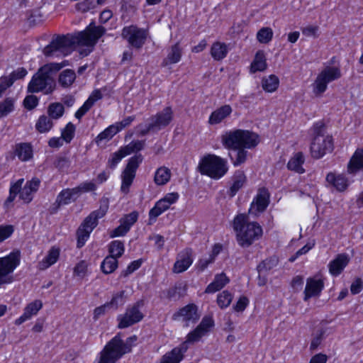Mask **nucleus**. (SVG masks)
Masks as SVG:
<instances>
[{
  "instance_id": "obj_1",
  "label": "nucleus",
  "mask_w": 363,
  "mask_h": 363,
  "mask_svg": "<svg viewBox=\"0 0 363 363\" xmlns=\"http://www.w3.org/2000/svg\"><path fill=\"white\" fill-rule=\"evenodd\" d=\"M106 29L101 26H96L90 23L86 28L75 35H57L43 49L46 57H64L67 55L71 48L77 44L87 47H93L98 40L105 33Z\"/></svg>"
},
{
  "instance_id": "obj_2",
  "label": "nucleus",
  "mask_w": 363,
  "mask_h": 363,
  "mask_svg": "<svg viewBox=\"0 0 363 363\" xmlns=\"http://www.w3.org/2000/svg\"><path fill=\"white\" fill-rule=\"evenodd\" d=\"M233 228L237 233V241L242 247L250 246L262 235V228L257 222H248L245 214H238L233 220Z\"/></svg>"
},
{
  "instance_id": "obj_3",
  "label": "nucleus",
  "mask_w": 363,
  "mask_h": 363,
  "mask_svg": "<svg viewBox=\"0 0 363 363\" xmlns=\"http://www.w3.org/2000/svg\"><path fill=\"white\" fill-rule=\"evenodd\" d=\"M137 337H128L124 342L118 335L111 339L101 352L99 363H116L123 354L130 352L132 343Z\"/></svg>"
},
{
  "instance_id": "obj_4",
  "label": "nucleus",
  "mask_w": 363,
  "mask_h": 363,
  "mask_svg": "<svg viewBox=\"0 0 363 363\" xmlns=\"http://www.w3.org/2000/svg\"><path fill=\"white\" fill-rule=\"evenodd\" d=\"M137 337H128L124 342L118 335L111 339L101 352L99 363H116L123 354L130 352L132 343Z\"/></svg>"
},
{
  "instance_id": "obj_5",
  "label": "nucleus",
  "mask_w": 363,
  "mask_h": 363,
  "mask_svg": "<svg viewBox=\"0 0 363 363\" xmlns=\"http://www.w3.org/2000/svg\"><path fill=\"white\" fill-rule=\"evenodd\" d=\"M222 143L226 148H247L256 147L259 139L258 135L250 130L237 129L225 133Z\"/></svg>"
},
{
  "instance_id": "obj_6",
  "label": "nucleus",
  "mask_w": 363,
  "mask_h": 363,
  "mask_svg": "<svg viewBox=\"0 0 363 363\" xmlns=\"http://www.w3.org/2000/svg\"><path fill=\"white\" fill-rule=\"evenodd\" d=\"M108 199L102 198L100 200L99 208L91 212L79 227L77 235V247L80 248L85 244L91 231L98 225V220L105 216L108 209Z\"/></svg>"
},
{
  "instance_id": "obj_7",
  "label": "nucleus",
  "mask_w": 363,
  "mask_h": 363,
  "mask_svg": "<svg viewBox=\"0 0 363 363\" xmlns=\"http://www.w3.org/2000/svg\"><path fill=\"white\" fill-rule=\"evenodd\" d=\"M199 169L201 174L213 179L221 178L228 169L226 160L215 155L205 156L199 162Z\"/></svg>"
},
{
  "instance_id": "obj_8",
  "label": "nucleus",
  "mask_w": 363,
  "mask_h": 363,
  "mask_svg": "<svg viewBox=\"0 0 363 363\" xmlns=\"http://www.w3.org/2000/svg\"><path fill=\"white\" fill-rule=\"evenodd\" d=\"M144 305V301L139 300L133 305L128 306L125 313L117 317V320L118 321V328L123 329L140 322L145 317L144 313L141 311Z\"/></svg>"
},
{
  "instance_id": "obj_9",
  "label": "nucleus",
  "mask_w": 363,
  "mask_h": 363,
  "mask_svg": "<svg viewBox=\"0 0 363 363\" xmlns=\"http://www.w3.org/2000/svg\"><path fill=\"white\" fill-rule=\"evenodd\" d=\"M55 89V82L51 75L46 72L39 69L35 74L28 85V91L30 93H38L44 91L45 94L52 93Z\"/></svg>"
},
{
  "instance_id": "obj_10",
  "label": "nucleus",
  "mask_w": 363,
  "mask_h": 363,
  "mask_svg": "<svg viewBox=\"0 0 363 363\" xmlns=\"http://www.w3.org/2000/svg\"><path fill=\"white\" fill-rule=\"evenodd\" d=\"M20 264L19 251L12 252L0 258V284H9L13 281L10 276Z\"/></svg>"
},
{
  "instance_id": "obj_11",
  "label": "nucleus",
  "mask_w": 363,
  "mask_h": 363,
  "mask_svg": "<svg viewBox=\"0 0 363 363\" xmlns=\"http://www.w3.org/2000/svg\"><path fill=\"white\" fill-rule=\"evenodd\" d=\"M341 77V72L336 67H326L318 75L314 82L313 92L316 95L323 94L328 84Z\"/></svg>"
},
{
  "instance_id": "obj_12",
  "label": "nucleus",
  "mask_w": 363,
  "mask_h": 363,
  "mask_svg": "<svg viewBox=\"0 0 363 363\" xmlns=\"http://www.w3.org/2000/svg\"><path fill=\"white\" fill-rule=\"evenodd\" d=\"M143 157L141 154L135 155L130 157L128 164L122 172V184L121 190L123 193L127 194L135 177V172L140 164L143 162Z\"/></svg>"
},
{
  "instance_id": "obj_13",
  "label": "nucleus",
  "mask_w": 363,
  "mask_h": 363,
  "mask_svg": "<svg viewBox=\"0 0 363 363\" xmlns=\"http://www.w3.org/2000/svg\"><path fill=\"white\" fill-rule=\"evenodd\" d=\"M121 35L132 47L140 49L145 43L147 31L131 25L123 28Z\"/></svg>"
},
{
  "instance_id": "obj_14",
  "label": "nucleus",
  "mask_w": 363,
  "mask_h": 363,
  "mask_svg": "<svg viewBox=\"0 0 363 363\" xmlns=\"http://www.w3.org/2000/svg\"><path fill=\"white\" fill-rule=\"evenodd\" d=\"M333 150V144L330 136L313 138L311 145V152L313 158L319 159Z\"/></svg>"
},
{
  "instance_id": "obj_15",
  "label": "nucleus",
  "mask_w": 363,
  "mask_h": 363,
  "mask_svg": "<svg viewBox=\"0 0 363 363\" xmlns=\"http://www.w3.org/2000/svg\"><path fill=\"white\" fill-rule=\"evenodd\" d=\"M269 203V193L263 187L258 190V193L249 209V213L257 216L258 213L265 211Z\"/></svg>"
},
{
  "instance_id": "obj_16",
  "label": "nucleus",
  "mask_w": 363,
  "mask_h": 363,
  "mask_svg": "<svg viewBox=\"0 0 363 363\" xmlns=\"http://www.w3.org/2000/svg\"><path fill=\"white\" fill-rule=\"evenodd\" d=\"M173 119V111L171 107L164 108L162 111L152 116L149 121L152 124L156 132L167 127Z\"/></svg>"
},
{
  "instance_id": "obj_17",
  "label": "nucleus",
  "mask_w": 363,
  "mask_h": 363,
  "mask_svg": "<svg viewBox=\"0 0 363 363\" xmlns=\"http://www.w3.org/2000/svg\"><path fill=\"white\" fill-rule=\"evenodd\" d=\"M193 263V250L186 247L181 251L177 257L172 271L174 273H182L185 272Z\"/></svg>"
},
{
  "instance_id": "obj_18",
  "label": "nucleus",
  "mask_w": 363,
  "mask_h": 363,
  "mask_svg": "<svg viewBox=\"0 0 363 363\" xmlns=\"http://www.w3.org/2000/svg\"><path fill=\"white\" fill-rule=\"evenodd\" d=\"M172 318L174 320L182 319L189 325V323H194L199 319V315L197 313V307L194 303H190L180 308L177 313H174Z\"/></svg>"
},
{
  "instance_id": "obj_19",
  "label": "nucleus",
  "mask_w": 363,
  "mask_h": 363,
  "mask_svg": "<svg viewBox=\"0 0 363 363\" xmlns=\"http://www.w3.org/2000/svg\"><path fill=\"white\" fill-rule=\"evenodd\" d=\"M213 325V319L210 317H204L196 329L188 334L186 342L193 343L199 341L203 336L208 333Z\"/></svg>"
},
{
  "instance_id": "obj_20",
  "label": "nucleus",
  "mask_w": 363,
  "mask_h": 363,
  "mask_svg": "<svg viewBox=\"0 0 363 363\" xmlns=\"http://www.w3.org/2000/svg\"><path fill=\"white\" fill-rule=\"evenodd\" d=\"M324 287L322 279L308 278L304 290L303 300L307 301L313 296H318Z\"/></svg>"
},
{
  "instance_id": "obj_21",
  "label": "nucleus",
  "mask_w": 363,
  "mask_h": 363,
  "mask_svg": "<svg viewBox=\"0 0 363 363\" xmlns=\"http://www.w3.org/2000/svg\"><path fill=\"white\" fill-rule=\"evenodd\" d=\"M350 262V257L347 255L339 254L335 259L332 260L329 264V272L335 277L338 276Z\"/></svg>"
},
{
  "instance_id": "obj_22",
  "label": "nucleus",
  "mask_w": 363,
  "mask_h": 363,
  "mask_svg": "<svg viewBox=\"0 0 363 363\" xmlns=\"http://www.w3.org/2000/svg\"><path fill=\"white\" fill-rule=\"evenodd\" d=\"M43 303L40 300H35L28 303L24 308V312L21 316L15 320V324L19 325L25 321L30 320L33 315H35L42 308Z\"/></svg>"
},
{
  "instance_id": "obj_23",
  "label": "nucleus",
  "mask_w": 363,
  "mask_h": 363,
  "mask_svg": "<svg viewBox=\"0 0 363 363\" xmlns=\"http://www.w3.org/2000/svg\"><path fill=\"white\" fill-rule=\"evenodd\" d=\"M103 95L100 90L96 89L94 90L88 99L84 103L82 107H80L77 112L75 113V117L77 119H81L82 117L86 113L89 111V109L94 106L96 101L99 99H101Z\"/></svg>"
},
{
  "instance_id": "obj_24",
  "label": "nucleus",
  "mask_w": 363,
  "mask_h": 363,
  "mask_svg": "<svg viewBox=\"0 0 363 363\" xmlns=\"http://www.w3.org/2000/svg\"><path fill=\"white\" fill-rule=\"evenodd\" d=\"M182 56V49L179 43L172 45L169 50L167 57L162 60L161 66L167 67L169 65L176 64L179 62Z\"/></svg>"
},
{
  "instance_id": "obj_25",
  "label": "nucleus",
  "mask_w": 363,
  "mask_h": 363,
  "mask_svg": "<svg viewBox=\"0 0 363 363\" xmlns=\"http://www.w3.org/2000/svg\"><path fill=\"white\" fill-rule=\"evenodd\" d=\"M326 181L340 192L345 191L349 185L348 180L345 176L342 174L336 175L333 172L327 174Z\"/></svg>"
},
{
  "instance_id": "obj_26",
  "label": "nucleus",
  "mask_w": 363,
  "mask_h": 363,
  "mask_svg": "<svg viewBox=\"0 0 363 363\" xmlns=\"http://www.w3.org/2000/svg\"><path fill=\"white\" fill-rule=\"evenodd\" d=\"M186 349L184 347H177L164 354L160 363H179L184 358Z\"/></svg>"
},
{
  "instance_id": "obj_27",
  "label": "nucleus",
  "mask_w": 363,
  "mask_h": 363,
  "mask_svg": "<svg viewBox=\"0 0 363 363\" xmlns=\"http://www.w3.org/2000/svg\"><path fill=\"white\" fill-rule=\"evenodd\" d=\"M246 182V176L242 171H236L232 177V185L230 186L228 195L233 197L237 192L244 186Z\"/></svg>"
},
{
  "instance_id": "obj_28",
  "label": "nucleus",
  "mask_w": 363,
  "mask_h": 363,
  "mask_svg": "<svg viewBox=\"0 0 363 363\" xmlns=\"http://www.w3.org/2000/svg\"><path fill=\"white\" fill-rule=\"evenodd\" d=\"M60 249L56 247H52L45 258L38 262V267L40 270H45L54 264L59 259Z\"/></svg>"
},
{
  "instance_id": "obj_29",
  "label": "nucleus",
  "mask_w": 363,
  "mask_h": 363,
  "mask_svg": "<svg viewBox=\"0 0 363 363\" xmlns=\"http://www.w3.org/2000/svg\"><path fill=\"white\" fill-rule=\"evenodd\" d=\"M363 168V149H357L351 157L348 165L347 172L350 174H355Z\"/></svg>"
},
{
  "instance_id": "obj_30",
  "label": "nucleus",
  "mask_w": 363,
  "mask_h": 363,
  "mask_svg": "<svg viewBox=\"0 0 363 363\" xmlns=\"http://www.w3.org/2000/svg\"><path fill=\"white\" fill-rule=\"evenodd\" d=\"M232 113V108L230 105H224L214 111L209 117L210 124H218L223 121Z\"/></svg>"
},
{
  "instance_id": "obj_31",
  "label": "nucleus",
  "mask_w": 363,
  "mask_h": 363,
  "mask_svg": "<svg viewBox=\"0 0 363 363\" xmlns=\"http://www.w3.org/2000/svg\"><path fill=\"white\" fill-rule=\"evenodd\" d=\"M229 282V279L224 273L216 275L214 280L207 286L205 293H215L223 288Z\"/></svg>"
},
{
  "instance_id": "obj_32",
  "label": "nucleus",
  "mask_w": 363,
  "mask_h": 363,
  "mask_svg": "<svg viewBox=\"0 0 363 363\" xmlns=\"http://www.w3.org/2000/svg\"><path fill=\"white\" fill-rule=\"evenodd\" d=\"M305 159L302 152H298L292 157L287 164V168L298 174H303L305 169L303 167Z\"/></svg>"
},
{
  "instance_id": "obj_33",
  "label": "nucleus",
  "mask_w": 363,
  "mask_h": 363,
  "mask_svg": "<svg viewBox=\"0 0 363 363\" xmlns=\"http://www.w3.org/2000/svg\"><path fill=\"white\" fill-rule=\"evenodd\" d=\"M79 195V189H66L57 195L56 199L62 205H67L71 203L72 201H74Z\"/></svg>"
},
{
  "instance_id": "obj_34",
  "label": "nucleus",
  "mask_w": 363,
  "mask_h": 363,
  "mask_svg": "<svg viewBox=\"0 0 363 363\" xmlns=\"http://www.w3.org/2000/svg\"><path fill=\"white\" fill-rule=\"evenodd\" d=\"M228 54L227 45L225 43L216 42L213 43L211 48V55L215 60H221L226 57Z\"/></svg>"
},
{
  "instance_id": "obj_35",
  "label": "nucleus",
  "mask_w": 363,
  "mask_h": 363,
  "mask_svg": "<svg viewBox=\"0 0 363 363\" xmlns=\"http://www.w3.org/2000/svg\"><path fill=\"white\" fill-rule=\"evenodd\" d=\"M16 155L22 161H27L33 157L32 147L28 143H21L16 147Z\"/></svg>"
},
{
  "instance_id": "obj_36",
  "label": "nucleus",
  "mask_w": 363,
  "mask_h": 363,
  "mask_svg": "<svg viewBox=\"0 0 363 363\" xmlns=\"http://www.w3.org/2000/svg\"><path fill=\"white\" fill-rule=\"evenodd\" d=\"M267 68L266 58L264 52L259 50L255 57L251 65V72L255 73L257 71H264Z\"/></svg>"
},
{
  "instance_id": "obj_37",
  "label": "nucleus",
  "mask_w": 363,
  "mask_h": 363,
  "mask_svg": "<svg viewBox=\"0 0 363 363\" xmlns=\"http://www.w3.org/2000/svg\"><path fill=\"white\" fill-rule=\"evenodd\" d=\"M170 177V169L166 167H161L157 169L154 181L157 185H164L169 181Z\"/></svg>"
},
{
  "instance_id": "obj_38",
  "label": "nucleus",
  "mask_w": 363,
  "mask_h": 363,
  "mask_svg": "<svg viewBox=\"0 0 363 363\" xmlns=\"http://www.w3.org/2000/svg\"><path fill=\"white\" fill-rule=\"evenodd\" d=\"M186 289L182 284H175L166 291V297L169 300H178L185 294Z\"/></svg>"
},
{
  "instance_id": "obj_39",
  "label": "nucleus",
  "mask_w": 363,
  "mask_h": 363,
  "mask_svg": "<svg viewBox=\"0 0 363 363\" xmlns=\"http://www.w3.org/2000/svg\"><path fill=\"white\" fill-rule=\"evenodd\" d=\"M118 267V260L117 258H115L114 256H107L101 264V269L102 272L108 274L115 271V269Z\"/></svg>"
},
{
  "instance_id": "obj_40",
  "label": "nucleus",
  "mask_w": 363,
  "mask_h": 363,
  "mask_svg": "<svg viewBox=\"0 0 363 363\" xmlns=\"http://www.w3.org/2000/svg\"><path fill=\"white\" fill-rule=\"evenodd\" d=\"M53 126L52 119L47 116L43 115L40 116L36 124L35 128L40 133L48 132Z\"/></svg>"
},
{
  "instance_id": "obj_41",
  "label": "nucleus",
  "mask_w": 363,
  "mask_h": 363,
  "mask_svg": "<svg viewBox=\"0 0 363 363\" xmlns=\"http://www.w3.org/2000/svg\"><path fill=\"white\" fill-rule=\"evenodd\" d=\"M279 78L272 74L267 78H264L262 81V86L264 91L267 92H273L276 91L279 86Z\"/></svg>"
},
{
  "instance_id": "obj_42",
  "label": "nucleus",
  "mask_w": 363,
  "mask_h": 363,
  "mask_svg": "<svg viewBox=\"0 0 363 363\" xmlns=\"http://www.w3.org/2000/svg\"><path fill=\"white\" fill-rule=\"evenodd\" d=\"M76 78L75 72L72 69H65L59 76V83L64 87H68L72 84Z\"/></svg>"
},
{
  "instance_id": "obj_43",
  "label": "nucleus",
  "mask_w": 363,
  "mask_h": 363,
  "mask_svg": "<svg viewBox=\"0 0 363 363\" xmlns=\"http://www.w3.org/2000/svg\"><path fill=\"white\" fill-rule=\"evenodd\" d=\"M117 133H118V129L116 128L113 125H111L97 135L95 142L99 145L103 140H111Z\"/></svg>"
},
{
  "instance_id": "obj_44",
  "label": "nucleus",
  "mask_w": 363,
  "mask_h": 363,
  "mask_svg": "<svg viewBox=\"0 0 363 363\" xmlns=\"http://www.w3.org/2000/svg\"><path fill=\"white\" fill-rule=\"evenodd\" d=\"M65 108L60 103H52L48 108V116L51 119H58L64 114Z\"/></svg>"
},
{
  "instance_id": "obj_45",
  "label": "nucleus",
  "mask_w": 363,
  "mask_h": 363,
  "mask_svg": "<svg viewBox=\"0 0 363 363\" xmlns=\"http://www.w3.org/2000/svg\"><path fill=\"white\" fill-rule=\"evenodd\" d=\"M278 264V259L276 257H271L265 259L259 264L257 267V272H262L268 274V272L272 269Z\"/></svg>"
},
{
  "instance_id": "obj_46",
  "label": "nucleus",
  "mask_w": 363,
  "mask_h": 363,
  "mask_svg": "<svg viewBox=\"0 0 363 363\" xmlns=\"http://www.w3.org/2000/svg\"><path fill=\"white\" fill-rule=\"evenodd\" d=\"M125 302V291H121L113 295L111 300L106 302L110 309L117 310L121 306H123Z\"/></svg>"
},
{
  "instance_id": "obj_47",
  "label": "nucleus",
  "mask_w": 363,
  "mask_h": 363,
  "mask_svg": "<svg viewBox=\"0 0 363 363\" xmlns=\"http://www.w3.org/2000/svg\"><path fill=\"white\" fill-rule=\"evenodd\" d=\"M124 244L122 241L114 240L109 245L110 256H114L115 258L121 257L124 252Z\"/></svg>"
},
{
  "instance_id": "obj_48",
  "label": "nucleus",
  "mask_w": 363,
  "mask_h": 363,
  "mask_svg": "<svg viewBox=\"0 0 363 363\" xmlns=\"http://www.w3.org/2000/svg\"><path fill=\"white\" fill-rule=\"evenodd\" d=\"M235 151V155L230 154V157L233 160L235 166H238L246 161L247 152L245 148H231Z\"/></svg>"
},
{
  "instance_id": "obj_49",
  "label": "nucleus",
  "mask_w": 363,
  "mask_h": 363,
  "mask_svg": "<svg viewBox=\"0 0 363 363\" xmlns=\"http://www.w3.org/2000/svg\"><path fill=\"white\" fill-rule=\"evenodd\" d=\"M273 32L270 28H261L257 34V38L261 43H268L272 38Z\"/></svg>"
},
{
  "instance_id": "obj_50",
  "label": "nucleus",
  "mask_w": 363,
  "mask_h": 363,
  "mask_svg": "<svg viewBox=\"0 0 363 363\" xmlns=\"http://www.w3.org/2000/svg\"><path fill=\"white\" fill-rule=\"evenodd\" d=\"M74 132L75 126L72 123L69 122L62 130L61 138L67 143H69L74 136Z\"/></svg>"
},
{
  "instance_id": "obj_51",
  "label": "nucleus",
  "mask_w": 363,
  "mask_h": 363,
  "mask_svg": "<svg viewBox=\"0 0 363 363\" xmlns=\"http://www.w3.org/2000/svg\"><path fill=\"white\" fill-rule=\"evenodd\" d=\"M233 299V296L228 291H223L218 295L217 303L221 308L228 307Z\"/></svg>"
},
{
  "instance_id": "obj_52",
  "label": "nucleus",
  "mask_w": 363,
  "mask_h": 363,
  "mask_svg": "<svg viewBox=\"0 0 363 363\" xmlns=\"http://www.w3.org/2000/svg\"><path fill=\"white\" fill-rule=\"evenodd\" d=\"M13 109V100L11 98H6L3 102L0 103V118H2Z\"/></svg>"
},
{
  "instance_id": "obj_53",
  "label": "nucleus",
  "mask_w": 363,
  "mask_h": 363,
  "mask_svg": "<svg viewBox=\"0 0 363 363\" xmlns=\"http://www.w3.org/2000/svg\"><path fill=\"white\" fill-rule=\"evenodd\" d=\"M53 164L59 170H63L69 167L70 160L66 155H57Z\"/></svg>"
},
{
  "instance_id": "obj_54",
  "label": "nucleus",
  "mask_w": 363,
  "mask_h": 363,
  "mask_svg": "<svg viewBox=\"0 0 363 363\" xmlns=\"http://www.w3.org/2000/svg\"><path fill=\"white\" fill-rule=\"evenodd\" d=\"M144 141L141 140H137L133 141L128 144V145L125 146L123 148V150L125 152L126 155H128L135 151H140L144 147Z\"/></svg>"
},
{
  "instance_id": "obj_55",
  "label": "nucleus",
  "mask_w": 363,
  "mask_h": 363,
  "mask_svg": "<svg viewBox=\"0 0 363 363\" xmlns=\"http://www.w3.org/2000/svg\"><path fill=\"white\" fill-rule=\"evenodd\" d=\"M138 213L137 211H133L124 217H123L120 222H122L123 225L130 229V227L138 220Z\"/></svg>"
},
{
  "instance_id": "obj_56",
  "label": "nucleus",
  "mask_w": 363,
  "mask_h": 363,
  "mask_svg": "<svg viewBox=\"0 0 363 363\" xmlns=\"http://www.w3.org/2000/svg\"><path fill=\"white\" fill-rule=\"evenodd\" d=\"M127 155L123 150V148H121L118 152H114L111 155V158L108 160V165L111 168L113 169L116 164Z\"/></svg>"
},
{
  "instance_id": "obj_57",
  "label": "nucleus",
  "mask_w": 363,
  "mask_h": 363,
  "mask_svg": "<svg viewBox=\"0 0 363 363\" xmlns=\"http://www.w3.org/2000/svg\"><path fill=\"white\" fill-rule=\"evenodd\" d=\"M27 73L28 72L24 67H19L16 70H14L9 74L11 76V79L9 85H12L17 79H23Z\"/></svg>"
},
{
  "instance_id": "obj_58",
  "label": "nucleus",
  "mask_w": 363,
  "mask_h": 363,
  "mask_svg": "<svg viewBox=\"0 0 363 363\" xmlns=\"http://www.w3.org/2000/svg\"><path fill=\"white\" fill-rule=\"evenodd\" d=\"M142 264L141 259H138L132 262L126 268V269L121 272V277H127L135 270H137Z\"/></svg>"
},
{
  "instance_id": "obj_59",
  "label": "nucleus",
  "mask_w": 363,
  "mask_h": 363,
  "mask_svg": "<svg viewBox=\"0 0 363 363\" xmlns=\"http://www.w3.org/2000/svg\"><path fill=\"white\" fill-rule=\"evenodd\" d=\"M23 104L26 108L32 110L38 104V99L34 95L27 96L23 101Z\"/></svg>"
},
{
  "instance_id": "obj_60",
  "label": "nucleus",
  "mask_w": 363,
  "mask_h": 363,
  "mask_svg": "<svg viewBox=\"0 0 363 363\" xmlns=\"http://www.w3.org/2000/svg\"><path fill=\"white\" fill-rule=\"evenodd\" d=\"M95 0H84L77 4V9L84 13L94 7Z\"/></svg>"
},
{
  "instance_id": "obj_61",
  "label": "nucleus",
  "mask_w": 363,
  "mask_h": 363,
  "mask_svg": "<svg viewBox=\"0 0 363 363\" xmlns=\"http://www.w3.org/2000/svg\"><path fill=\"white\" fill-rule=\"evenodd\" d=\"M130 230L128 227H126L122 222H121V224L119 226H118L116 228H115L113 230H112L110 233L111 238H115L118 236H123L125 235Z\"/></svg>"
},
{
  "instance_id": "obj_62",
  "label": "nucleus",
  "mask_w": 363,
  "mask_h": 363,
  "mask_svg": "<svg viewBox=\"0 0 363 363\" xmlns=\"http://www.w3.org/2000/svg\"><path fill=\"white\" fill-rule=\"evenodd\" d=\"M13 232L12 225H0V242L4 241L11 235Z\"/></svg>"
},
{
  "instance_id": "obj_63",
  "label": "nucleus",
  "mask_w": 363,
  "mask_h": 363,
  "mask_svg": "<svg viewBox=\"0 0 363 363\" xmlns=\"http://www.w3.org/2000/svg\"><path fill=\"white\" fill-rule=\"evenodd\" d=\"M325 334V331L321 330L318 332V333L313 338L312 341H311V345H310V349L311 350H315L318 348V347L320 345L322 340H323V335Z\"/></svg>"
},
{
  "instance_id": "obj_64",
  "label": "nucleus",
  "mask_w": 363,
  "mask_h": 363,
  "mask_svg": "<svg viewBox=\"0 0 363 363\" xmlns=\"http://www.w3.org/2000/svg\"><path fill=\"white\" fill-rule=\"evenodd\" d=\"M62 68V66L58 63H50L41 67V71L46 72L49 75L52 72H57Z\"/></svg>"
}]
</instances>
